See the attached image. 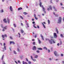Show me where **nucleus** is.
Wrapping results in <instances>:
<instances>
[{
    "label": "nucleus",
    "mask_w": 64,
    "mask_h": 64,
    "mask_svg": "<svg viewBox=\"0 0 64 64\" xmlns=\"http://www.w3.org/2000/svg\"><path fill=\"white\" fill-rule=\"evenodd\" d=\"M34 58H38V56L37 55H36L35 56Z\"/></svg>",
    "instance_id": "412c9836"
},
{
    "label": "nucleus",
    "mask_w": 64,
    "mask_h": 64,
    "mask_svg": "<svg viewBox=\"0 0 64 64\" xmlns=\"http://www.w3.org/2000/svg\"><path fill=\"white\" fill-rule=\"evenodd\" d=\"M60 45H61L62 44V42H61V41H60Z\"/></svg>",
    "instance_id": "680f3d73"
},
{
    "label": "nucleus",
    "mask_w": 64,
    "mask_h": 64,
    "mask_svg": "<svg viewBox=\"0 0 64 64\" xmlns=\"http://www.w3.org/2000/svg\"><path fill=\"white\" fill-rule=\"evenodd\" d=\"M32 44L34 45H35V42H34L32 43Z\"/></svg>",
    "instance_id": "f704fd0d"
},
{
    "label": "nucleus",
    "mask_w": 64,
    "mask_h": 64,
    "mask_svg": "<svg viewBox=\"0 0 64 64\" xmlns=\"http://www.w3.org/2000/svg\"><path fill=\"white\" fill-rule=\"evenodd\" d=\"M46 40H49L48 38H46Z\"/></svg>",
    "instance_id": "603ef678"
},
{
    "label": "nucleus",
    "mask_w": 64,
    "mask_h": 64,
    "mask_svg": "<svg viewBox=\"0 0 64 64\" xmlns=\"http://www.w3.org/2000/svg\"><path fill=\"white\" fill-rule=\"evenodd\" d=\"M54 38H57V35H56V33H54Z\"/></svg>",
    "instance_id": "39448f33"
},
{
    "label": "nucleus",
    "mask_w": 64,
    "mask_h": 64,
    "mask_svg": "<svg viewBox=\"0 0 64 64\" xmlns=\"http://www.w3.org/2000/svg\"><path fill=\"white\" fill-rule=\"evenodd\" d=\"M4 31H5V30H4V29H3L2 30V31L4 32Z\"/></svg>",
    "instance_id": "774afa93"
},
{
    "label": "nucleus",
    "mask_w": 64,
    "mask_h": 64,
    "mask_svg": "<svg viewBox=\"0 0 64 64\" xmlns=\"http://www.w3.org/2000/svg\"><path fill=\"white\" fill-rule=\"evenodd\" d=\"M40 36L41 37H42V39L43 40H44V38H43V36H42V34H41L40 35Z\"/></svg>",
    "instance_id": "1a4fd4ad"
},
{
    "label": "nucleus",
    "mask_w": 64,
    "mask_h": 64,
    "mask_svg": "<svg viewBox=\"0 0 64 64\" xmlns=\"http://www.w3.org/2000/svg\"><path fill=\"white\" fill-rule=\"evenodd\" d=\"M56 31L57 32V34H58V29H56Z\"/></svg>",
    "instance_id": "7c9ffc66"
},
{
    "label": "nucleus",
    "mask_w": 64,
    "mask_h": 64,
    "mask_svg": "<svg viewBox=\"0 0 64 64\" xmlns=\"http://www.w3.org/2000/svg\"><path fill=\"white\" fill-rule=\"evenodd\" d=\"M2 64H6L5 63V62L4 61L2 60Z\"/></svg>",
    "instance_id": "e433bc0d"
},
{
    "label": "nucleus",
    "mask_w": 64,
    "mask_h": 64,
    "mask_svg": "<svg viewBox=\"0 0 64 64\" xmlns=\"http://www.w3.org/2000/svg\"><path fill=\"white\" fill-rule=\"evenodd\" d=\"M26 24L27 25H28V23H27L26 22Z\"/></svg>",
    "instance_id": "4d7b16f0"
},
{
    "label": "nucleus",
    "mask_w": 64,
    "mask_h": 64,
    "mask_svg": "<svg viewBox=\"0 0 64 64\" xmlns=\"http://www.w3.org/2000/svg\"><path fill=\"white\" fill-rule=\"evenodd\" d=\"M20 18H21V19H23V17L22 16H20Z\"/></svg>",
    "instance_id": "b1692460"
},
{
    "label": "nucleus",
    "mask_w": 64,
    "mask_h": 64,
    "mask_svg": "<svg viewBox=\"0 0 64 64\" xmlns=\"http://www.w3.org/2000/svg\"><path fill=\"white\" fill-rule=\"evenodd\" d=\"M49 43L51 44H52V41L51 40H49Z\"/></svg>",
    "instance_id": "dca6fc26"
},
{
    "label": "nucleus",
    "mask_w": 64,
    "mask_h": 64,
    "mask_svg": "<svg viewBox=\"0 0 64 64\" xmlns=\"http://www.w3.org/2000/svg\"><path fill=\"white\" fill-rule=\"evenodd\" d=\"M2 38H2V39L3 40H5V38H5V37H4V35H2Z\"/></svg>",
    "instance_id": "f8f14e48"
},
{
    "label": "nucleus",
    "mask_w": 64,
    "mask_h": 64,
    "mask_svg": "<svg viewBox=\"0 0 64 64\" xmlns=\"http://www.w3.org/2000/svg\"><path fill=\"white\" fill-rule=\"evenodd\" d=\"M4 37H7V35L6 34H4Z\"/></svg>",
    "instance_id": "ea45409f"
},
{
    "label": "nucleus",
    "mask_w": 64,
    "mask_h": 64,
    "mask_svg": "<svg viewBox=\"0 0 64 64\" xmlns=\"http://www.w3.org/2000/svg\"><path fill=\"white\" fill-rule=\"evenodd\" d=\"M28 63L29 64H31V62H28Z\"/></svg>",
    "instance_id": "8fccbe9b"
},
{
    "label": "nucleus",
    "mask_w": 64,
    "mask_h": 64,
    "mask_svg": "<svg viewBox=\"0 0 64 64\" xmlns=\"http://www.w3.org/2000/svg\"><path fill=\"white\" fill-rule=\"evenodd\" d=\"M20 32H21L22 34H23V33H24V32L23 30H20Z\"/></svg>",
    "instance_id": "f3484780"
},
{
    "label": "nucleus",
    "mask_w": 64,
    "mask_h": 64,
    "mask_svg": "<svg viewBox=\"0 0 64 64\" xmlns=\"http://www.w3.org/2000/svg\"><path fill=\"white\" fill-rule=\"evenodd\" d=\"M10 38L11 39H12V37H11V36L10 37Z\"/></svg>",
    "instance_id": "5fc2aeb1"
},
{
    "label": "nucleus",
    "mask_w": 64,
    "mask_h": 64,
    "mask_svg": "<svg viewBox=\"0 0 64 64\" xmlns=\"http://www.w3.org/2000/svg\"><path fill=\"white\" fill-rule=\"evenodd\" d=\"M10 9L11 11H12V12L13 11V9H12V6H10Z\"/></svg>",
    "instance_id": "0eeeda50"
},
{
    "label": "nucleus",
    "mask_w": 64,
    "mask_h": 64,
    "mask_svg": "<svg viewBox=\"0 0 64 64\" xmlns=\"http://www.w3.org/2000/svg\"><path fill=\"white\" fill-rule=\"evenodd\" d=\"M56 2H59V0H56Z\"/></svg>",
    "instance_id": "13d9d810"
},
{
    "label": "nucleus",
    "mask_w": 64,
    "mask_h": 64,
    "mask_svg": "<svg viewBox=\"0 0 64 64\" xmlns=\"http://www.w3.org/2000/svg\"><path fill=\"white\" fill-rule=\"evenodd\" d=\"M47 9L48 11H49V10H50V9L49 8H48Z\"/></svg>",
    "instance_id": "bf43d9fd"
},
{
    "label": "nucleus",
    "mask_w": 64,
    "mask_h": 64,
    "mask_svg": "<svg viewBox=\"0 0 64 64\" xmlns=\"http://www.w3.org/2000/svg\"><path fill=\"white\" fill-rule=\"evenodd\" d=\"M14 54H17V52H16V51L14 50Z\"/></svg>",
    "instance_id": "6ab92c4d"
},
{
    "label": "nucleus",
    "mask_w": 64,
    "mask_h": 64,
    "mask_svg": "<svg viewBox=\"0 0 64 64\" xmlns=\"http://www.w3.org/2000/svg\"><path fill=\"white\" fill-rule=\"evenodd\" d=\"M55 17H58V15L57 14H55Z\"/></svg>",
    "instance_id": "4c0bfd02"
},
{
    "label": "nucleus",
    "mask_w": 64,
    "mask_h": 64,
    "mask_svg": "<svg viewBox=\"0 0 64 64\" xmlns=\"http://www.w3.org/2000/svg\"><path fill=\"white\" fill-rule=\"evenodd\" d=\"M42 5V3L41 2H40V7H42L43 9V11L44 12V13H46V11H45V9L43 7V6Z\"/></svg>",
    "instance_id": "f257e3e1"
},
{
    "label": "nucleus",
    "mask_w": 64,
    "mask_h": 64,
    "mask_svg": "<svg viewBox=\"0 0 64 64\" xmlns=\"http://www.w3.org/2000/svg\"><path fill=\"white\" fill-rule=\"evenodd\" d=\"M1 26L2 27V28H3V25L2 24L1 25Z\"/></svg>",
    "instance_id": "6e6d98bb"
},
{
    "label": "nucleus",
    "mask_w": 64,
    "mask_h": 64,
    "mask_svg": "<svg viewBox=\"0 0 64 64\" xmlns=\"http://www.w3.org/2000/svg\"><path fill=\"white\" fill-rule=\"evenodd\" d=\"M7 21H8V23L9 24V23H10V20H9V19L8 18H7Z\"/></svg>",
    "instance_id": "ddd939ff"
},
{
    "label": "nucleus",
    "mask_w": 64,
    "mask_h": 64,
    "mask_svg": "<svg viewBox=\"0 0 64 64\" xmlns=\"http://www.w3.org/2000/svg\"><path fill=\"white\" fill-rule=\"evenodd\" d=\"M44 49H46V50H47V48H46V47H44Z\"/></svg>",
    "instance_id": "c756f323"
},
{
    "label": "nucleus",
    "mask_w": 64,
    "mask_h": 64,
    "mask_svg": "<svg viewBox=\"0 0 64 64\" xmlns=\"http://www.w3.org/2000/svg\"><path fill=\"white\" fill-rule=\"evenodd\" d=\"M30 57L32 59V61H33L34 62H35V61H36V59H33V57L32 56H31Z\"/></svg>",
    "instance_id": "20e7f679"
},
{
    "label": "nucleus",
    "mask_w": 64,
    "mask_h": 64,
    "mask_svg": "<svg viewBox=\"0 0 64 64\" xmlns=\"http://www.w3.org/2000/svg\"><path fill=\"white\" fill-rule=\"evenodd\" d=\"M54 54L55 56H59V54H58L56 52H54Z\"/></svg>",
    "instance_id": "7ed1b4c3"
},
{
    "label": "nucleus",
    "mask_w": 64,
    "mask_h": 64,
    "mask_svg": "<svg viewBox=\"0 0 64 64\" xmlns=\"http://www.w3.org/2000/svg\"><path fill=\"white\" fill-rule=\"evenodd\" d=\"M18 34L19 35V38H20V37L21 36L20 34V33H18Z\"/></svg>",
    "instance_id": "2f4dec72"
},
{
    "label": "nucleus",
    "mask_w": 64,
    "mask_h": 64,
    "mask_svg": "<svg viewBox=\"0 0 64 64\" xmlns=\"http://www.w3.org/2000/svg\"><path fill=\"white\" fill-rule=\"evenodd\" d=\"M35 19H36V20H38V18L36 17H35Z\"/></svg>",
    "instance_id": "3c124183"
},
{
    "label": "nucleus",
    "mask_w": 64,
    "mask_h": 64,
    "mask_svg": "<svg viewBox=\"0 0 64 64\" xmlns=\"http://www.w3.org/2000/svg\"><path fill=\"white\" fill-rule=\"evenodd\" d=\"M5 45H6V44H5V43H4V46H5Z\"/></svg>",
    "instance_id": "0e129e2a"
},
{
    "label": "nucleus",
    "mask_w": 64,
    "mask_h": 64,
    "mask_svg": "<svg viewBox=\"0 0 64 64\" xmlns=\"http://www.w3.org/2000/svg\"><path fill=\"white\" fill-rule=\"evenodd\" d=\"M57 46H59V43H58L57 44Z\"/></svg>",
    "instance_id": "e2e57ef3"
},
{
    "label": "nucleus",
    "mask_w": 64,
    "mask_h": 64,
    "mask_svg": "<svg viewBox=\"0 0 64 64\" xmlns=\"http://www.w3.org/2000/svg\"><path fill=\"white\" fill-rule=\"evenodd\" d=\"M49 59L50 60V61L52 60V58H49Z\"/></svg>",
    "instance_id": "49530a36"
},
{
    "label": "nucleus",
    "mask_w": 64,
    "mask_h": 64,
    "mask_svg": "<svg viewBox=\"0 0 64 64\" xmlns=\"http://www.w3.org/2000/svg\"><path fill=\"white\" fill-rule=\"evenodd\" d=\"M21 9H22V8L21 7H20L18 8V10H21Z\"/></svg>",
    "instance_id": "393cba45"
},
{
    "label": "nucleus",
    "mask_w": 64,
    "mask_h": 64,
    "mask_svg": "<svg viewBox=\"0 0 64 64\" xmlns=\"http://www.w3.org/2000/svg\"><path fill=\"white\" fill-rule=\"evenodd\" d=\"M53 8L54 9V10L55 11H57V10L56 9V8H55V7L54 6L53 7Z\"/></svg>",
    "instance_id": "aec40b11"
},
{
    "label": "nucleus",
    "mask_w": 64,
    "mask_h": 64,
    "mask_svg": "<svg viewBox=\"0 0 64 64\" xmlns=\"http://www.w3.org/2000/svg\"><path fill=\"white\" fill-rule=\"evenodd\" d=\"M32 49L33 50H36V46H34L33 47Z\"/></svg>",
    "instance_id": "423d86ee"
},
{
    "label": "nucleus",
    "mask_w": 64,
    "mask_h": 64,
    "mask_svg": "<svg viewBox=\"0 0 64 64\" xmlns=\"http://www.w3.org/2000/svg\"><path fill=\"white\" fill-rule=\"evenodd\" d=\"M4 55H3L2 56V60H3V59H4Z\"/></svg>",
    "instance_id": "a211bd4d"
},
{
    "label": "nucleus",
    "mask_w": 64,
    "mask_h": 64,
    "mask_svg": "<svg viewBox=\"0 0 64 64\" xmlns=\"http://www.w3.org/2000/svg\"><path fill=\"white\" fill-rule=\"evenodd\" d=\"M14 27H16V25L15 24H14Z\"/></svg>",
    "instance_id": "a19ab883"
},
{
    "label": "nucleus",
    "mask_w": 64,
    "mask_h": 64,
    "mask_svg": "<svg viewBox=\"0 0 64 64\" xmlns=\"http://www.w3.org/2000/svg\"><path fill=\"white\" fill-rule=\"evenodd\" d=\"M38 50H42V48H38Z\"/></svg>",
    "instance_id": "c9c22d12"
},
{
    "label": "nucleus",
    "mask_w": 64,
    "mask_h": 64,
    "mask_svg": "<svg viewBox=\"0 0 64 64\" xmlns=\"http://www.w3.org/2000/svg\"><path fill=\"white\" fill-rule=\"evenodd\" d=\"M4 21L5 22V23H7V21H6V20L5 18L4 19Z\"/></svg>",
    "instance_id": "4468645a"
},
{
    "label": "nucleus",
    "mask_w": 64,
    "mask_h": 64,
    "mask_svg": "<svg viewBox=\"0 0 64 64\" xmlns=\"http://www.w3.org/2000/svg\"><path fill=\"white\" fill-rule=\"evenodd\" d=\"M23 13L24 15H26V14H27V13H26L25 12H24Z\"/></svg>",
    "instance_id": "37998d69"
},
{
    "label": "nucleus",
    "mask_w": 64,
    "mask_h": 64,
    "mask_svg": "<svg viewBox=\"0 0 64 64\" xmlns=\"http://www.w3.org/2000/svg\"><path fill=\"white\" fill-rule=\"evenodd\" d=\"M35 24V22H33L32 24Z\"/></svg>",
    "instance_id": "052dcab7"
},
{
    "label": "nucleus",
    "mask_w": 64,
    "mask_h": 64,
    "mask_svg": "<svg viewBox=\"0 0 64 64\" xmlns=\"http://www.w3.org/2000/svg\"><path fill=\"white\" fill-rule=\"evenodd\" d=\"M42 24L43 26V27H44V28H46V27H45V25H44V24H43V23L42 22Z\"/></svg>",
    "instance_id": "2eb2a0df"
},
{
    "label": "nucleus",
    "mask_w": 64,
    "mask_h": 64,
    "mask_svg": "<svg viewBox=\"0 0 64 64\" xmlns=\"http://www.w3.org/2000/svg\"><path fill=\"white\" fill-rule=\"evenodd\" d=\"M60 5H61V6H62V5H63V4H62V3H60Z\"/></svg>",
    "instance_id": "09e8293b"
},
{
    "label": "nucleus",
    "mask_w": 64,
    "mask_h": 64,
    "mask_svg": "<svg viewBox=\"0 0 64 64\" xmlns=\"http://www.w3.org/2000/svg\"><path fill=\"white\" fill-rule=\"evenodd\" d=\"M50 10H52V7L51 6H50Z\"/></svg>",
    "instance_id": "a878e982"
},
{
    "label": "nucleus",
    "mask_w": 64,
    "mask_h": 64,
    "mask_svg": "<svg viewBox=\"0 0 64 64\" xmlns=\"http://www.w3.org/2000/svg\"><path fill=\"white\" fill-rule=\"evenodd\" d=\"M22 64H28L26 62H24V61H22Z\"/></svg>",
    "instance_id": "9d476101"
},
{
    "label": "nucleus",
    "mask_w": 64,
    "mask_h": 64,
    "mask_svg": "<svg viewBox=\"0 0 64 64\" xmlns=\"http://www.w3.org/2000/svg\"><path fill=\"white\" fill-rule=\"evenodd\" d=\"M18 52H20V50H19V48H18Z\"/></svg>",
    "instance_id": "de8ad7c7"
},
{
    "label": "nucleus",
    "mask_w": 64,
    "mask_h": 64,
    "mask_svg": "<svg viewBox=\"0 0 64 64\" xmlns=\"http://www.w3.org/2000/svg\"><path fill=\"white\" fill-rule=\"evenodd\" d=\"M37 27L38 28H39V26H37Z\"/></svg>",
    "instance_id": "69168bd1"
},
{
    "label": "nucleus",
    "mask_w": 64,
    "mask_h": 64,
    "mask_svg": "<svg viewBox=\"0 0 64 64\" xmlns=\"http://www.w3.org/2000/svg\"><path fill=\"white\" fill-rule=\"evenodd\" d=\"M4 29H6V30L7 29V26H6L5 27H4Z\"/></svg>",
    "instance_id": "58836bf2"
},
{
    "label": "nucleus",
    "mask_w": 64,
    "mask_h": 64,
    "mask_svg": "<svg viewBox=\"0 0 64 64\" xmlns=\"http://www.w3.org/2000/svg\"><path fill=\"white\" fill-rule=\"evenodd\" d=\"M35 24H34L33 25V27H34V28H37V27L35 26Z\"/></svg>",
    "instance_id": "5701e85b"
},
{
    "label": "nucleus",
    "mask_w": 64,
    "mask_h": 64,
    "mask_svg": "<svg viewBox=\"0 0 64 64\" xmlns=\"http://www.w3.org/2000/svg\"><path fill=\"white\" fill-rule=\"evenodd\" d=\"M38 42L39 44H40L41 43V40H40L38 38Z\"/></svg>",
    "instance_id": "6e6552de"
},
{
    "label": "nucleus",
    "mask_w": 64,
    "mask_h": 64,
    "mask_svg": "<svg viewBox=\"0 0 64 64\" xmlns=\"http://www.w3.org/2000/svg\"><path fill=\"white\" fill-rule=\"evenodd\" d=\"M36 52L37 53H39L40 52V51L39 50H37L36 51Z\"/></svg>",
    "instance_id": "c03bdc74"
},
{
    "label": "nucleus",
    "mask_w": 64,
    "mask_h": 64,
    "mask_svg": "<svg viewBox=\"0 0 64 64\" xmlns=\"http://www.w3.org/2000/svg\"><path fill=\"white\" fill-rule=\"evenodd\" d=\"M18 63H20V64H21V62H20V61L19 60H18Z\"/></svg>",
    "instance_id": "473e14b6"
},
{
    "label": "nucleus",
    "mask_w": 64,
    "mask_h": 64,
    "mask_svg": "<svg viewBox=\"0 0 64 64\" xmlns=\"http://www.w3.org/2000/svg\"><path fill=\"white\" fill-rule=\"evenodd\" d=\"M15 63H16V64H18V62H16V61L15 60Z\"/></svg>",
    "instance_id": "a18cd8bd"
},
{
    "label": "nucleus",
    "mask_w": 64,
    "mask_h": 64,
    "mask_svg": "<svg viewBox=\"0 0 64 64\" xmlns=\"http://www.w3.org/2000/svg\"><path fill=\"white\" fill-rule=\"evenodd\" d=\"M34 18L36 17V14H34Z\"/></svg>",
    "instance_id": "864d4df0"
},
{
    "label": "nucleus",
    "mask_w": 64,
    "mask_h": 64,
    "mask_svg": "<svg viewBox=\"0 0 64 64\" xmlns=\"http://www.w3.org/2000/svg\"><path fill=\"white\" fill-rule=\"evenodd\" d=\"M51 40H52V41L53 43H55V42H54V40H53V39H52Z\"/></svg>",
    "instance_id": "4be33fe9"
},
{
    "label": "nucleus",
    "mask_w": 64,
    "mask_h": 64,
    "mask_svg": "<svg viewBox=\"0 0 64 64\" xmlns=\"http://www.w3.org/2000/svg\"><path fill=\"white\" fill-rule=\"evenodd\" d=\"M23 34H22L23 35H25V32H22Z\"/></svg>",
    "instance_id": "79ce46f5"
},
{
    "label": "nucleus",
    "mask_w": 64,
    "mask_h": 64,
    "mask_svg": "<svg viewBox=\"0 0 64 64\" xmlns=\"http://www.w3.org/2000/svg\"><path fill=\"white\" fill-rule=\"evenodd\" d=\"M48 24H50V20H48Z\"/></svg>",
    "instance_id": "c85d7f7f"
},
{
    "label": "nucleus",
    "mask_w": 64,
    "mask_h": 64,
    "mask_svg": "<svg viewBox=\"0 0 64 64\" xmlns=\"http://www.w3.org/2000/svg\"><path fill=\"white\" fill-rule=\"evenodd\" d=\"M60 36L61 37H62V38H63V35L62 34H60Z\"/></svg>",
    "instance_id": "bb28decb"
},
{
    "label": "nucleus",
    "mask_w": 64,
    "mask_h": 64,
    "mask_svg": "<svg viewBox=\"0 0 64 64\" xmlns=\"http://www.w3.org/2000/svg\"><path fill=\"white\" fill-rule=\"evenodd\" d=\"M61 20H62V18L61 17H59V19L58 20V23H61Z\"/></svg>",
    "instance_id": "f03ea898"
},
{
    "label": "nucleus",
    "mask_w": 64,
    "mask_h": 64,
    "mask_svg": "<svg viewBox=\"0 0 64 64\" xmlns=\"http://www.w3.org/2000/svg\"><path fill=\"white\" fill-rule=\"evenodd\" d=\"M0 12L1 13H2V12H4V10H1Z\"/></svg>",
    "instance_id": "cd10ccee"
},
{
    "label": "nucleus",
    "mask_w": 64,
    "mask_h": 64,
    "mask_svg": "<svg viewBox=\"0 0 64 64\" xmlns=\"http://www.w3.org/2000/svg\"><path fill=\"white\" fill-rule=\"evenodd\" d=\"M4 50H6V46H4Z\"/></svg>",
    "instance_id": "72a5a7b5"
},
{
    "label": "nucleus",
    "mask_w": 64,
    "mask_h": 64,
    "mask_svg": "<svg viewBox=\"0 0 64 64\" xmlns=\"http://www.w3.org/2000/svg\"><path fill=\"white\" fill-rule=\"evenodd\" d=\"M26 61H28V59L27 58H26Z\"/></svg>",
    "instance_id": "338daca9"
},
{
    "label": "nucleus",
    "mask_w": 64,
    "mask_h": 64,
    "mask_svg": "<svg viewBox=\"0 0 64 64\" xmlns=\"http://www.w3.org/2000/svg\"><path fill=\"white\" fill-rule=\"evenodd\" d=\"M11 43H12L14 44H15V42H14L13 41L10 42V44H11Z\"/></svg>",
    "instance_id": "9b49d317"
}]
</instances>
